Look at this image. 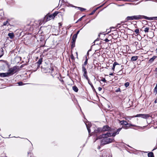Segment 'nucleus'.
<instances>
[{"mask_svg": "<svg viewBox=\"0 0 157 157\" xmlns=\"http://www.w3.org/2000/svg\"><path fill=\"white\" fill-rule=\"evenodd\" d=\"M75 41L72 40V41H71V49H73L75 47Z\"/></svg>", "mask_w": 157, "mask_h": 157, "instance_id": "6ab92c4d", "label": "nucleus"}, {"mask_svg": "<svg viewBox=\"0 0 157 157\" xmlns=\"http://www.w3.org/2000/svg\"><path fill=\"white\" fill-rule=\"evenodd\" d=\"M3 55V54H2L1 55H0V57H1Z\"/></svg>", "mask_w": 157, "mask_h": 157, "instance_id": "6e6d98bb", "label": "nucleus"}, {"mask_svg": "<svg viewBox=\"0 0 157 157\" xmlns=\"http://www.w3.org/2000/svg\"><path fill=\"white\" fill-rule=\"evenodd\" d=\"M1 73H0V76L1 77Z\"/></svg>", "mask_w": 157, "mask_h": 157, "instance_id": "bf43d9fd", "label": "nucleus"}, {"mask_svg": "<svg viewBox=\"0 0 157 157\" xmlns=\"http://www.w3.org/2000/svg\"><path fill=\"white\" fill-rule=\"evenodd\" d=\"M151 116L149 114H138L135 116L134 117H140L142 118L147 119L148 118Z\"/></svg>", "mask_w": 157, "mask_h": 157, "instance_id": "9d476101", "label": "nucleus"}, {"mask_svg": "<svg viewBox=\"0 0 157 157\" xmlns=\"http://www.w3.org/2000/svg\"><path fill=\"white\" fill-rule=\"evenodd\" d=\"M149 27H146L144 28V31L145 32V33H148L149 32Z\"/></svg>", "mask_w": 157, "mask_h": 157, "instance_id": "2f4dec72", "label": "nucleus"}, {"mask_svg": "<svg viewBox=\"0 0 157 157\" xmlns=\"http://www.w3.org/2000/svg\"><path fill=\"white\" fill-rule=\"evenodd\" d=\"M40 47H43L44 46L45 44V42L44 40H40Z\"/></svg>", "mask_w": 157, "mask_h": 157, "instance_id": "dca6fc26", "label": "nucleus"}, {"mask_svg": "<svg viewBox=\"0 0 157 157\" xmlns=\"http://www.w3.org/2000/svg\"><path fill=\"white\" fill-rule=\"evenodd\" d=\"M144 19L149 20H152L154 19H157V17H149L144 15H139L128 16L126 18V20L127 21H129L133 20H141Z\"/></svg>", "mask_w": 157, "mask_h": 157, "instance_id": "f257e3e1", "label": "nucleus"}, {"mask_svg": "<svg viewBox=\"0 0 157 157\" xmlns=\"http://www.w3.org/2000/svg\"><path fill=\"white\" fill-rule=\"evenodd\" d=\"M121 24H120V23L118 24L117 25V27L119 28L121 27Z\"/></svg>", "mask_w": 157, "mask_h": 157, "instance_id": "a19ab883", "label": "nucleus"}, {"mask_svg": "<svg viewBox=\"0 0 157 157\" xmlns=\"http://www.w3.org/2000/svg\"><path fill=\"white\" fill-rule=\"evenodd\" d=\"M102 88L101 87H99L98 88V90L99 91H101L102 90Z\"/></svg>", "mask_w": 157, "mask_h": 157, "instance_id": "49530a36", "label": "nucleus"}, {"mask_svg": "<svg viewBox=\"0 0 157 157\" xmlns=\"http://www.w3.org/2000/svg\"><path fill=\"white\" fill-rule=\"evenodd\" d=\"M59 88L62 90L64 89V87L63 86H61L60 85H59Z\"/></svg>", "mask_w": 157, "mask_h": 157, "instance_id": "79ce46f5", "label": "nucleus"}, {"mask_svg": "<svg viewBox=\"0 0 157 157\" xmlns=\"http://www.w3.org/2000/svg\"><path fill=\"white\" fill-rule=\"evenodd\" d=\"M76 53V58L78 59V53L77 52H75Z\"/></svg>", "mask_w": 157, "mask_h": 157, "instance_id": "de8ad7c7", "label": "nucleus"}, {"mask_svg": "<svg viewBox=\"0 0 157 157\" xmlns=\"http://www.w3.org/2000/svg\"><path fill=\"white\" fill-rule=\"evenodd\" d=\"M70 58L73 62H74L75 61V58L74 57V56L72 53H71V55Z\"/></svg>", "mask_w": 157, "mask_h": 157, "instance_id": "c85d7f7f", "label": "nucleus"}, {"mask_svg": "<svg viewBox=\"0 0 157 157\" xmlns=\"http://www.w3.org/2000/svg\"><path fill=\"white\" fill-rule=\"evenodd\" d=\"M154 102L155 103H157V98L155 99V101Z\"/></svg>", "mask_w": 157, "mask_h": 157, "instance_id": "3c124183", "label": "nucleus"}, {"mask_svg": "<svg viewBox=\"0 0 157 157\" xmlns=\"http://www.w3.org/2000/svg\"><path fill=\"white\" fill-rule=\"evenodd\" d=\"M155 71L156 72V74H157V71L156 70V69H155Z\"/></svg>", "mask_w": 157, "mask_h": 157, "instance_id": "4d7b16f0", "label": "nucleus"}, {"mask_svg": "<svg viewBox=\"0 0 157 157\" xmlns=\"http://www.w3.org/2000/svg\"><path fill=\"white\" fill-rule=\"evenodd\" d=\"M109 75H113V73H111L109 74Z\"/></svg>", "mask_w": 157, "mask_h": 157, "instance_id": "864d4df0", "label": "nucleus"}, {"mask_svg": "<svg viewBox=\"0 0 157 157\" xmlns=\"http://www.w3.org/2000/svg\"><path fill=\"white\" fill-rule=\"evenodd\" d=\"M101 81L105 83L107 82V80L105 79V78H102V79L101 80Z\"/></svg>", "mask_w": 157, "mask_h": 157, "instance_id": "4c0bfd02", "label": "nucleus"}, {"mask_svg": "<svg viewBox=\"0 0 157 157\" xmlns=\"http://www.w3.org/2000/svg\"><path fill=\"white\" fill-rule=\"evenodd\" d=\"M72 89L76 92H77L78 90V87L76 86H74L72 87Z\"/></svg>", "mask_w": 157, "mask_h": 157, "instance_id": "b1692460", "label": "nucleus"}, {"mask_svg": "<svg viewBox=\"0 0 157 157\" xmlns=\"http://www.w3.org/2000/svg\"><path fill=\"white\" fill-rule=\"evenodd\" d=\"M138 59V56H133L131 57V60L132 61H136Z\"/></svg>", "mask_w": 157, "mask_h": 157, "instance_id": "412c9836", "label": "nucleus"}, {"mask_svg": "<svg viewBox=\"0 0 157 157\" xmlns=\"http://www.w3.org/2000/svg\"><path fill=\"white\" fill-rule=\"evenodd\" d=\"M86 127L89 133H90V127L88 126H86Z\"/></svg>", "mask_w": 157, "mask_h": 157, "instance_id": "58836bf2", "label": "nucleus"}, {"mask_svg": "<svg viewBox=\"0 0 157 157\" xmlns=\"http://www.w3.org/2000/svg\"><path fill=\"white\" fill-rule=\"evenodd\" d=\"M104 134H102L101 135L99 136L98 137L99 139H102L103 138L102 141L104 142V144H107L112 142H113L114 141V139L113 138H108L109 136H106V137H104L103 136V135Z\"/></svg>", "mask_w": 157, "mask_h": 157, "instance_id": "7ed1b4c3", "label": "nucleus"}, {"mask_svg": "<svg viewBox=\"0 0 157 157\" xmlns=\"http://www.w3.org/2000/svg\"><path fill=\"white\" fill-rule=\"evenodd\" d=\"M58 71L56 68L54 69L52 67L51 69V71L50 73H51L52 75V76L53 77H54L58 74Z\"/></svg>", "mask_w": 157, "mask_h": 157, "instance_id": "9b49d317", "label": "nucleus"}, {"mask_svg": "<svg viewBox=\"0 0 157 157\" xmlns=\"http://www.w3.org/2000/svg\"><path fill=\"white\" fill-rule=\"evenodd\" d=\"M60 11H56L55 12V16L58 15L59 17H61L62 19L63 18V16L64 14V9H61Z\"/></svg>", "mask_w": 157, "mask_h": 157, "instance_id": "6e6552de", "label": "nucleus"}, {"mask_svg": "<svg viewBox=\"0 0 157 157\" xmlns=\"http://www.w3.org/2000/svg\"><path fill=\"white\" fill-rule=\"evenodd\" d=\"M157 56H154L152 58H150L149 60V62L151 63L153 62L155 59L157 58Z\"/></svg>", "mask_w": 157, "mask_h": 157, "instance_id": "f3484780", "label": "nucleus"}, {"mask_svg": "<svg viewBox=\"0 0 157 157\" xmlns=\"http://www.w3.org/2000/svg\"><path fill=\"white\" fill-rule=\"evenodd\" d=\"M52 144H53V145L54 146L57 145L54 142Z\"/></svg>", "mask_w": 157, "mask_h": 157, "instance_id": "603ef678", "label": "nucleus"}, {"mask_svg": "<svg viewBox=\"0 0 157 157\" xmlns=\"http://www.w3.org/2000/svg\"><path fill=\"white\" fill-rule=\"evenodd\" d=\"M59 27H61V26H62V24L61 23L59 22Z\"/></svg>", "mask_w": 157, "mask_h": 157, "instance_id": "c03bdc74", "label": "nucleus"}, {"mask_svg": "<svg viewBox=\"0 0 157 157\" xmlns=\"http://www.w3.org/2000/svg\"><path fill=\"white\" fill-rule=\"evenodd\" d=\"M139 29L138 28L134 30V32L137 34V35H138L139 34Z\"/></svg>", "mask_w": 157, "mask_h": 157, "instance_id": "cd10ccee", "label": "nucleus"}, {"mask_svg": "<svg viewBox=\"0 0 157 157\" xmlns=\"http://www.w3.org/2000/svg\"><path fill=\"white\" fill-rule=\"evenodd\" d=\"M107 131H111V128L108 125L104 126L102 128H98L94 131L95 133H98L100 132H105Z\"/></svg>", "mask_w": 157, "mask_h": 157, "instance_id": "39448f33", "label": "nucleus"}, {"mask_svg": "<svg viewBox=\"0 0 157 157\" xmlns=\"http://www.w3.org/2000/svg\"><path fill=\"white\" fill-rule=\"evenodd\" d=\"M128 125H127V124H126V125L125 126H123L122 127V128L125 129H127L128 128H129V127H130L131 126H135L133 124H129L128 123Z\"/></svg>", "mask_w": 157, "mask_h": 157, "instance_id": "ddd939ff", "label": "nucleus"}, {"mask_svg": "<svg viewBox=\"0 0 157 157\" xmlns=\"http://www.w3.org/2000/svg\"><path fill=\"white\" fill-rule=\"evenodd\" d=\"M79 31H78L76 33V34H77V35H76L77 36V35H78V33H79Z\"/></svg>", "mask_w": 157, "mask_h": 157, "instance_id": "8fccbe9b", "label": "nucleus"}, {"mask_svg": "<svg viewBox=\"0 0 157 157\" xmlns=\"http://www.w3.org/2000/svg\"><path fill=\"white\" fill-rule=\"evenodd\" d=\"M85 17H86L85 15L83 16L82 17H81V18H80L79 19H78L77 20V21L76 22V23H77L79 21H82V19Z\"/></svg>", "mask_w": 157, "mask_h": 157, "instance_id": "7c9ffc66", "label": "nucleus"}, {"mask_svg": "<svg viewBox=\"0 0 157 157\" xmlns=\"http://www.w3.org/2000/svg\"><path fill=\"white\" fill-rule=\"evenodd\" d=\"M20 70L19 67L17 66H14L12 67L9 68L8 70V73L10 76L13 75L14 73Z\"/></svg>", "mask_w": 157, "mask_h": 157, "instance_id": "20e7f679", "label": "nucleus"}, {"mask_svg": "<svg viewBox=\"0 0 157 157\" xmlns=\"http://www.w3.org/2000/svg\"><path fill=\"white\" fill-rule=\"evenodd\" d=\"M59 81L62 83L63 84H64V82L63 79H60Z\"/></svg>", "mask_w": 157, "mask_h": 157, "instance_id": "ea45409f", "label": "nucleus"}, {"mask_svg": "<svg viewBox=\"0 0 157 157\" xmlns=\"http://www.w3.org/2000/svg\"><path fill=\"white\" fill-rule=\"evenodd\" d=\"M155 69H156V70L157 71V67Z\"/></svg>", "mask_w": 157, "mask_h": 157, "instance_id": "13d9d810", "label": "nucleus"}, {"mask_svg": "<svg viewBox=\"0 0 157 157\" xmlns=\"http://www.w3.org/2000/svg\"><path fill=\"white\" fill-rule=\"evenodd\" d=\"M8 36L11 39H13L14 37V34L13 33H9Z\"/></svg>", "mask_w": 157, "mask_h": 157, "instance_id": "4be33fe9", "label": "nucleus"}, {"mask_svg": "<svg viewBox=\"0 0 157 157\" xmlns=\"http://www.w3.org/2000/svg\"><path fill=\"white\" fill-rule=\"evenodd\" d=\"M55 17V12L52 14L49 13H48L44 17L45 19H46L45 21H48L52 19H54Z\"/></svg>", "mask_w": 157, "mask_h": 157, "instance_id": "0eeeda50", "label": "nucleus"}, {"mask_svg": "<svg viewBox=\"0 0 157 157\" xmlns=\"http://www.w3.org/2000/svg\"><path fill=\"white\" fill-rule=\"evenodd\" d=\"M123 72L122 70V69H121L120 71H119L118 72H117V75H121L123 73Z\"/></svg>", "mask_w": 157, "mask_h": 157, "instance_id": "c756f323", "label": "nucleus"}, {"mask_svg": "<svg viewBox=\"0 0 157 157\" xmlns=\"http://www.w3.org/2000/svg\"><path fill=\"white\" fill-rule=\"evenodd\" d=\"M147 155L148 157H154L153 153L151 152H149Z\"/></svg>", "mask_w": 157, "mask_h": 157, "instance_id": "393cba45", "label": "nucleus"}, {"mask_svg": "<svg viewBox=\"0 0 157 157\" xmlns=\"http://www.w3.org/2000/svg\"><path fill=\"white\" fill-rule=\"evenodd\" d=\"M135 25L136 26H135V27L136 28H137V26L136 25V24H135Z\"/></svg>", "mask_w": 157, "mask_h": 157, "instance_id": "5fc2aeb1", "label": "nucleus"}, {"mask_svg": "<svg viewBox=\"0 0 157 157\" xmlns=\"http://www.w3.org/2000/svg\"><path fill=\"white\" fill-rule=\"evenodd\" d=\"M19 86H22L25 84L21 82H19L17 83Z\"/></svg>", "mask_w": 157, "mask_h": 157, "instance_id": "c9c22d12", "label": "nucleus"}, {"mask_svg": "<svg viewBox=\"0 0 157 157\" xmlns=\"http://www.w3.org/2000/svg\"><path fill=\"white\" fill-rule=\"evenodd\" d=\"M8 26L9 25H10V24L8 23V21H6V22H4L3 23V25L4 26L7 25Z\"/></svg>", "mask_w": 157, "mask_h": 157, "instance_id": "72a5a7b5", "label": "nucleus"}, {"mask_svg": "<svg viewBox=\"0 0 157 157\" xmlns=\"http://www.w3.org/2000/svg\"><path fill=\"white\" fill-rule=\"evenodd\" d=\"M120 123H121V124L123 126H125L126 125V124H127V125H128V122L125 121L123 120L120 121Z\"/></svg>", "mask_w": 157, "mask_h": 157, "instance_id": "a211bd4d", "label": "nucleus"}, {"mask_svg": "<svg viewBox=\"0 0 157 157\" xmlns=\"http://www.w3.org/2000/svg\"><path fill=\"white\" fill-rule=\"evenodd\" d=\"M6 64L8 66V68H9L10 65H9V64L8 63V62H7L6 63Z\"/></svg>", "mask_w": 157, "mask_h": 157, "instance_id": "09e8293b", "label": "nucleus"}, {"mask_svg": "<svg viewBox=\"0 0 157 157\" xmlns=\"http://www.w3.org/2000/svg\"><path fill=\"white\" fill-rule=\"evenodd\" d=\"M45 21L46 19H45V17H44L43 19L38 21L37 22L38 23H39V24L38 26H39L40 25H42L43 24L45 23V22H47Z\"/></svg>", "mask_w": 157, "mask_h": 157, "instance_id": "f8f14e48", "label": "nucleus"}, {"mask_svg": "<svg viewBox=\"0 0 157 157\" xmlns=\"http://www.w3.org/2000/svg\"><path fill=\"white\" fill-rule=\"evenodd\" d=\"M119 65L120 66V64H119L117 62H115L113 63V67H112V69L113 70V71L114 70L115 68V66L117 65Z\"/></svg>", "mask_w": 157, "mask_h": 157, "instance_id": "2eb2a0df", "label": "nucleus"}, {"mask_svg": "<svg viewBox=\"0 0 157 157\" xmlns=\"http://www.w3.org/2000/svg\"><path fill=\"white\" fill-rule=\"evenodd\" d=\"M42 61H43V58H40L39 59L38 62L36 63L37 64V65H38V67H39V65L40 64H41Z\"/></svg>", "mask_w": 157, "mask_h": 157, "instance_id": "aec40b11", "label": "nucleus"}, {"mask_svg": "<svg viewBox=\"0 0 157 157\" xmlns=\"http://www.w3.org/2000/svg\"><path fill=\"white\" fill-rule=\"evenodd\" d=\"M86 60L84 63L82 65V70L83 73V76L85 78H88L87 72L86 70V67L88 63V59L87 56L86 57Z\"/></svg>", "mask_w": 157, "mask_h": 157, "instance_id": "f03ea898", "label": "nucleus"}, {"mask_svg": "<svg viewBox=\"0 0 157 157\" xmlns=\"http://www.w3.org/2000/svg\"><path fill=\"white\" fill-rule=\"evenodd\" d=\"M25 66V65L24 64H22L21 65L20 67H19V68H20V70L21 69V68H23V67Z\"/></svg>", "mask_w": 157, "mask_h": 157, "instance_id": "37998d69", "label": "nucleus"}, {"mask_svg": "<svg viewBox=\"0 0 157 157\" xmlns=\"http://www.w3.org/2000/svg\"><path fill=\"white\" fill-rule=\"evenodd\" d=\"M76 35H77V34H74L73 35V36L72 38V40L74 41H76V39L77 36Z\"/></svg>", "mask_w": 157, "mask_h": 157, "instance_id": "bb28decb", "label": "nucleus"}, {"mask_svg": "<svg viewBox=\"0 0 157 157\" xmlns=\"http://www.w3.org/2000/svg\"><path fill=\"white\" fill-rule=\"evenodd\" d=\"M104 41L106 42H108L109 41V40L107 38H106L104 40Z\"/></svg>", "mask_w": 157, "mask_h": 157, "instance_id": "a18cd8bd", "label": "nucleus"}, {"mask_svg": "<svg viewBox=\"0 0 157 157\" xmlns=\"http://www.w3.org/2000/svg\"><path fill=\"white\" fill-rule=\"evenodd\" d=\"M97 8L95 10H93L92 11V12L89 14V15H92L93 14L95 13V12L97 10Z\"/></svg>", "mask_w": 157, "mask_h": 157, "instance_id": "473e14b6", "label": "nucleus"}, {"mask_svg": "<svg viewBox=\"0 0 157 157\" xmlns=\"http://www.w3.org/2000/svg\"><path fill=\"white\" fill-rule=\"evenodd\" d=\"M76 8H77L79 10H80L81 12H83L84 11H85L86 9L80 7H75Z\"/></svg>", "mask_w": 157, "mask_h": 157, "instance_id": "a878e982", "label": "nucleus"}, {"mask_svg": "<svg viewBox=\"0 0 157 157\" xmlns=\"http://www.w3.org/2000/svg\"><path fill=\"white\" fill-rule=\"evenodd\" d=\"M154 93H155L156 94L157 93V83L156 84L155 87L154 89Z\"/></svg>", "mask_w": 157, "mask_h": 157, "instance_id": "f704fd0d", "label": "nucleus"}, {"mask_svg": "<svg viewBox=\"0 0 157 157\" xmlns=\"http://www.w3.org/2000/svg\"><path fill=\"white\" fill-rule=\"evenodd\" d=\"M122 128H120L117 129V131L113 132V133H110V132H107L103 135V136L104 137H106V136H115L116 134H117L119 133V132L121 130Z\"/></svg>", "mask_w": 157, "mask_h": 157, "instance_id": "423d86ee", "label": "nucleus"}, {"mask_svg": "<svg viewBox=\"0 0 157 157\" xmlns=\"http://www.w3.org/2000/svg\"><path fill=\"white\" fill-rule=\"evenodd\" d=\"M10 75L8 72L5 73H1V77H5L9 76Z\"/></svg>", "mask_w": 157, "mask_h": 157, "instance_id": "4468645a", "label": "nucleus"}, {"mask_svg": "<svg viewBox=\"0 0 157 157\" xmlns=\"http://www.w3.org/2000/svg\"><path fill=\"white\" fill-rule=\"evenodd\" d=\"M52 66L50 65L46 66L45 67H42V71L44 73H50L51 71Z\"/></svg>", "mask_w": 157, "mask_h": 157, "instance_id": "1a4fd4ad", "label": "nucleus"}, {"mask_svg": "<svg viewBox=\"0 0 157 157\" xmlns=\"http://www.w3.org/2000/svg\"><path fill=\"white\" fill-rule=\"evenodd\" d=\"M85 78L87 80H88L89 84L92 87V89H94V87L92 84V83L91 82H90V79L88 77V78H87V79L86 78Z\"/></svg>", "mask_w": 157, "mask_h": 157, "instance_id": "5701e85b", "label": "nucleus"}, {"mask_svg": "<svg viewBox=\"0 0 157 157\" xmlns=\"http://www.w3.org/2000/svg\"><path fill=\"white\" fill-rule=\"evenodd\" d=\"M124 85L126 87H127L129 85V83L127 82L125 83Z\"/></svg>", "mask_w": 157, "mask_h": 157, "instance_id": "e433bc0d", "label": "nucleus"}]
</instances>
